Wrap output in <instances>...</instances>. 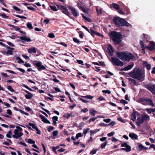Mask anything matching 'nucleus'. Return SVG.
Returning <instances> with one entry per match:
<instances>
[{"mask_svg":"<svg viewBox=\"0 0 155 155\" xmlns=\"http://www.w3.org/2000/svg\"><path fill=\"white\" fill-rule=\"evenodd\" d=\"M116 55L118 58L124 61L129 62L134 58L133 54L128 52L117 51Z\"/></svg>","mask_w":155,"mask_h":155,"instance_id":"obj_1","label":"nucleus"},{"mask_svg":"<svg viewBox=\"0 0 155 155\" xmlns=\"http://www.w3.org/2000/svg\"><path fill=\"white\" fill-rule=\"evenodd\" d=\"M144 71L139 68H135L132 71L129 73L130 77L142 81L144 80Z\"/></svg>","mask_w":155,"mask_h":155,"instance_id":"obj_2","label":"nucleus"},{"mask_svg":"<svg viewBox=\"0 0 155 155\" xmlns=\"http://www.w3.org/2000/svg\"><path fill=\"white\" fill-rule=\"evenodd\" d=\"M111 38L116 45H118L122 40V35L120 32L113 31L109 33Z\"/></svg>","mask_w":155,"mask_h":155,"instance_id":"obj_3","label":"nucleus"},{"mask_svg":"<svg viewBox=\"0 0 155 155\" xmlns=\"http://www.w3.org/2000/svg\"><path fill=\"white\" fill-rule=\"evenodd\" d=\"M114 23L118 27L121 26H126L128 27L129 24L124 19L121 18L119 17H114L113 18Z\"/></svg>","mask_w":155,"mask_h":155,"instance_id":"obj_4","label":"nucleus"},{"mask_svg":"<svg viewBox=\"0 0 155 155\" xmlns=\"http://www.w3.org/2000/svg\"><path fill=\"white\" fill-rule=\"evenodd\" d=\"M138 102L144 105H149L152 107L154 106L152 100L150 98L147 97L140 98L138 100Z\"/></svg>","mask_w":155,"mask_h":155,"instance_id":"obj_5","label":"nucleus"},{"mask_svg":"<svg viewBox=\"0 0 155 155\" xmlns=\"http://www.w3.org/2000/svg\"><path fill=\"white\" fill-rule=\"evenodd\" d=\"M33 65L35 66L39 71L42 70H46V68L44 65H43L41 61H35L33 63Z\"/></svg>","mask_w":155,"mask_h":155,"instance_id":"obj_6","label":"nucleus"},{"mask_svg":"<svg viewBox=\"0 0 155 155\" xmlns=\"http://www.w3.org/2000/svg\"><path fill=\"white\" fill-rule=\"evenodd\" d=\"M111 60L112 63L117 66H122L124 64V63L122 61L117 58L112 57L111 58Z\"/></svg>","mask_w":155,"mask_h":155,"instance_id":"obj_7","label":"nucleus"},{"mask_svg":"<svg viewBox=\"0 0 155 155\" xmlns=\"http://www.w3.org/2000/svg\"><path fill=\"white\" fill-rule=\"evenodd\" d=\"M146 88L150 91L153 95H155V85H152L150 84H147L146 86Z\"/></svg>","mask_w":155,"mask_h":155,"instance_id":"obj_8","label":"nucleus"},{"mask_svg":"<svg viewBox=\"0 0 155 155\" xmlns=\"http://www.w3.org/2000/svg\"><path fill=\"white\" fill-rule=\"evenodd\" d=\"M68 8L69 9L71 10V13L74 16L76 17L79 15V13L78 12L77 10L73 7L69 6H68Z\"/></svg>","mask_w":155,"mask_h":155,"instance_id":"obj_9","label":"nucleus"},{"mask_svg":"<svg viewBox=\"0 0 155 155\" xmlns=\"http://www.w3.org/2000/svg\"><path fill=\"white\" fill-rule=\"evenodd\" d=\"M20 38L22 40V42L24 43L25 42H30L32 41V40L28 37H26L21 36L20 37Z\"/></svg>","mask_w":155,"mask_h":155,"instance_id":"obj_10","label":"nucleus"},{"mask_svg":"<svg viewBox=\"0 0 155 155\" xmlns=\"http://www.w3.org/2000/svg\"><path fill=\"white\" fill-rule=\"evenodd\" d=\"M108 53L109 55L112 56L113 52V49L112 48V46L111 45L108 44V46L107 48Z\"/></svg>","mask_w":155,"mask_h":155,"instance_id":"obj_11","label":"nucleus"},{"mask_svg":"<svg viewBox=\"0 0 155 155\" xmlns=\"http://www.w3.org/2000/svg\"><path fill=\"white\" fill-rule=\"evenodd\" d=\"M150 44L152 45L150 46H147L146 47V48L151 51L155 48V44L153 42H150Z\"/></svg>","mask_w":155,"mask_h":155,"instance_id":"obj_12","label":"nucleus"},{"mask_svg":"<svg viewBox=\"0 0 155 155\" xmlns=\"http://www.w3.org/2000/svg\"><path fill=\"white\" fill-rule=\"evenodd\" d=\"M134 65V63L127 66V67L120 69V71H127L131 69Z\"/></svg>","mask_w":155,"mask_h":155,"instance_id":"obj_13","label":"nucleus"},{"mask_svg":"<svg viewBox=\"0 0 155 155\" xmlns=\"http://www.w3.org/2000/svg\"><path fill=\"white\" fill-rule=\"evenodd\" d=\"M39 117L41 118V120L45 123L50 124V122L45 117L41 114H40Z\"/></svg>","mask_w":155,"mask_h":155,"instance_id":"obj_14","label":"nucleus"},{"mask_svg":"<svg viewBox=\"0 0 155 155\" xmlns=\"http://www.w3.org/2000/svg\"><path fill=\"white\" fill-rule=\"evenodd\" d=\"M24 91L28 94L25 95V97L27 99H30L33 96V95L28 91L24 90Z\"/></svg>","mask_w":155,"mask_h":155,"instance_id":"obj_15","label":"nucleus"},{"mask_svg":"<svg viewBox=\"0 0 155 155\" xmlns=\"http://www.w3.org/2000/svg\"><path fill=\"white\" fill-rule=\"evenodd\" d=\"M110 8H114L116 10H118L119 9L120 6L117 4L112 3L110 5Z\"/></svg>","mask_w":155,"mask_h":155,"instance_id":"obj_16","label":"nucleus"},{"mask_svg":"<svg viewBox=\"0 0 155 155\" xmlns=\"http://www.w3.org/2000/svg\"><path fill=\"white\" fill-rule=\"evenodd\" d=\"M19 132H20L18 131V130H15L14 131L15 134L12 136V137L16 139H18L19 138Z\"/></svg>","mask_w":155,"mask_h":155,"instance_id":"obj_17","label":"nucleus"},{"mask_svg":"<svg viewBox=\"0 0 155 155\" xmlns=\"http://www.w3.org/2000/svg\"><path fill=\"white\" fill-rule=\"evenodd\" d=\"M28 52L29 54L36 53V48L35 47H32L31 48L28 49Z\"/></svg>","mask_w":155,"mask_h":155,"instance_id":"obj_18","label":"nucleus"},{"mask_svg":"<svg viewBox=\"0 0 155 155\" xmlns=\"http://www.w3.org/2000/svg\"><path fill=\"white\" fill-rule=\"evenodd\" d=\"M142 119L143 120V122L144 121L149 120L150 119V117L149 115L147 114H145L142 115L141 116Z\"/></svg>","mask_w":155,"mask_h":155,"instance_id":"obj_19","label":"nucleus"},{"mask_svg":"<svg viewBox=\"0 0 155 155\" xmlns=\"http://www.w3.org/2000/svg\"><path fill=\"white\" fill-rule=\"evenodd\" d=\"M7 49H10V50H8L6 52L7 54H9L10 55H11L12 54V51L15 50L14 48H12L10 47L7 46L6 47Z\"/></svg>","mask_w":155,"mask_h":155,"instance_id":"obj_20","label":"nucleus"},{"mask_svg":"<svg viewBox=\"0 0 155 155\" xmlns=\"http://www.w3.org/2000/svg\"><path fill=\"white\" fill-rule=\"evenodd\" d=\"M137 122H136L137 125L138 126L140 127L141 124L143 122L141 116L137 118Z\"/></svg>","mask_w":155,"mask_h":155,"instance_id":"obj_21","label":"nucleus"},{"mask_svg":"<svg viewBox=\"0 0 155 155\" xmlns=\"http://www.w3.org/2000/svg\"><path fill=\"white\" fill-rule=\"evenodd\" d=\"M143 64L144 67H146L148 70H150L151 68V65L150 64H147L146 61H143Z\"/></svg>","mask_w":155,"mask_h":155,"instance_id":"obj_22","label":"nucleus"},{"mask_svg":"<svg viewBox=\"0 0 155 155\" xmlns=\"http://www.w3.org/2000/svg\"><path fill=\"white\" fill-rule=\"evenodd\" d=\"M129 136L133 140H137L138 139L137 135L134 133H130L129 134Z\"/></svg>","mask_w":155,"mask_h":155,"instance_id":"obj_23","label":"nucleus"},{"mask_svg":"<svg viewBox=\"0 0 155 155\" xmlns=\"http://www.w3.org/2000/svg\"><path fill=\"white\" fill-rule=\"evenodd\" d=\"M61 12L62 13L65 14L68 16L70 18H71V17L70 16V15H71L70 12L68 11V9L67 8L65 7L62 11Z\"/></svg>","mask_w":155,"mask_h":155,"instance_id":"obj_24","label":"nucleus"},{"mask_svg":"<svg viewBox=\"0 0 155 155\" xmlns=\"http://www.w3.org/2000/svg\"><path fill=\"white\" fill-rule=\"evenodd\" d=\"M136 111L134 110L131 116V120L133 121H134L136 120Z\"/></svg>","mask_w":155,"mask_h":155,"instance_id":"obj_25","label":"nucleus"},{"mask_svg":"<svg viewBox=\"0 0 155 155\" xmlns=\"http://www.w3.org/2000/svg\"><path fill=\"white\" fill-rule=\"evenodd\" d=\"M14 109L15 110H16V111H19L21 113H22V114H24L27 116H28L29 115V114L28 113H26L25 112V111L21 110H20V109H18L17 107H14Z\"/></svg>","mask_w":155,"mask_h":155,"instance_id":"obj_26","label":"nucleus"},{"mask_svg":"<svg viewBox=\"0 0 155 155\" xmlns=\"http://www.w3.org/2000/svg\"><path fill=\"white\" fill-rule=\"evenodd\" d=\"M147 149V148L144 147L142 144H139L138 146V147L137 150H138L141 151Z\"/></svg>","mask_w":155,"mask_h":155,"instance_id":"obj_27","label":"nucleus"},{"mask_svg":"<svg viewBox=\"0 0 155 155\" xmlns=\"http://www.w3.org/2000/svg\"><path fill=\"white\" fill-rule=\"evenodd\" d=\"M145 110L146 111L148 114H150L152 112H155V108L153 109H151V108H146L145 109Z\"/></svg>","mask_w":155,"mask_h":155,"instance_id":"obj_28","label":"nucleus"},{"mask_svg":"<svg viewBox=\"0 0 155 155\" xmlns=\"http://www.w3.org/2000/svg\"><path fill=\"white\" fill-rule=\"evenodd\" d=\"M96 10L97 13V15L99 16L100 15H101L103 14V9L101 8L98 9L97 8H96Z\"/></svg>","mask_w":155,"mask_h":155,"instance_id":"obj_29","label":"nucleus"},{"mask_svg":"<svg viewBox=\"0 0 155 155\" xmlns=\"http://www.w3.org/2000/svg\"><path fill=\"white\" fill-rule=\"evenodd\" d=\"M128 79L129 81H130V84H133L132 85H135L136 84V81L135 80L130 78H128Z\"/></svg>","mask_w":155,"mask_h":155,"instance_id":"obj_30","label":"nucleus"},{"mask_svg":"<svg viewBox=\"0 0 155 155\" xmlns=\"http://www.w3.org/2000/svg\"><path fill=\"white\" fill-rule=\"evenodd\" d=\"M49 7L53 11L56 12L58 10V9L56 8L55 5H50Z\"/></svg>","mask_w":155,"mask_h":155,"instance_id":"obj_31","label":"nucleus"},{"mask_svg":"<svg viewBox=\"0 0 155 155\" xmlns=\"http://www.w3.org/2000/svg\"><path fill=\"white\" fill-rule=\"evenodd\" d=\"M120 150H125L126 152H129L131 150V147L128 146V147H126V148H121L120 149Z\"/></svg>","mask_w":155,"mask_h":155,"instance_id":"obj_32","label":"nucleus"},{"mask_svg":"<svg viewBox=\"0 0 155 155\" xmlns=\"http://www.w3.org/2000/svg\"><path fill=\"white\" fill-rule=\"evenodd\" d=\"M100 130V129H96L94 130H91L90 132L91 133L90 135L91 136H92V135L93 134H96L97 132L99 131Z\"/></svg>","mask_w":155,"mask_h":155,"instance_id":"obj_33","label":"nucleus"},{"mask_svg":"<svg viewBox=\"0 0 155 155\" xmlns=\"http://www.w3.org/2000/svg\"><path fill=\"white\" fill-rule=\"evenodd\" d=\"M81 97L83 98L91 99H92L94 97L93 96H92L90 95H87L85 96H81Z\"/></svg>","mask_w":155,"mask_h":155,"instance_id":"obj_34","label":"nucleus"},{"mask_svg":"<svg viewBox=\"0 0 155 155\" xmlns=\"http://www.w3.org/2000/svg\"><path fill=\"white\" fill-rule=\"evenodd\" d=\"M97 111L95 110L91 109L89 111L90 114L92 116H94L95 114L97 112Z\"/></svg>","mask_w":155,"mask_h":155,"instance_id":"obj_35","label":"nucleus"},{"mask_svg":"<svg viewBox=\"0 0 155 155\" xmlns=\"http://www.w3.org/2000/svg\"><path fill=\"white\" fill-rule=\"evenodd\" d=\"M96 31L93 30L91 28L90 29V33L93 37H94V35H96Z\"/></svg>","mask_w":155,"mask_h":155,"instance_id":"obj_36","label":"nucleus"},{"mask_svg":"<svg viewBox=\"0 0 155 155\" xmlns=\"http://www.w3.org/2000/svg\"><path fill=\"white\" fill-rule=\"evenodd\" d=\"M73 40L75 42L78 44H80L82 42V41H80L76 38H73Z\"/></svg>","mask_w":155,"mask_h":155,"instance_id":"obj_37","label":"nucleus"},{"mask_svg":"<svg viewBox=\"0 0 155 155\" xmlns=\"http://www.w3.org/2000/svg\"><path fill=\"white\" fill-rule=\"evenodd\" d=\"M107 141H105L104 143H102L101 146V147L102 149H103L105 148V146H106L107 143Z\"/></svg>","mask_w":155,"mask_h":155,"instance_id":"obj_38","label":"nucleus"},{"mask_svg":"<svg viewBox=\"0 0 155 155\" xmlns=\"http://www.w3.org/2000/svg\"><path fill=\"white\" fill-rule=\"evenodd\" d=\"M82 18L85 20L88 21V22H90L91 21V19L85 16L83 14H82Z\"/></svg>","mask_w":155,"mask_h":155,"instance_id":"obj_39","label":"nucleus"},{"mask_svg":"<svg viewBox=\"0 0 155 155\" xmlns=\"http://www.w3.org/2000/svg\"><path fill=\"white\" fill-rule=\"evenodd\" d=\"M100 117V116H98L97 117H91L89 120L88 121L89 122V123H90L91 121L93 122L96 119H97V117Z\"/></svg>","mask_w":155,"mask_h":155,"instance_id":"obj_40","label":"nucleus"},{"mask_svg":"<svg viewBox=\"0 0 155 155\" xmlns=\"http://www.w3.org/2000/svg\"><path fill=\"white\" fill-rule=\"evenodd\" d=\"M28 125H30L31 126L33 129H34L35 130L37 129L38 128L37 127L35 126V124H33L31 123H28Z\"/></svg>","mask_w":155,"mask_h":155,"instance_id":"obj_41","label":"nucleus"},{"mask_svg":"<svg viewBox=\"0 0 155 155\" xmlns=\"http://www.w3.org/2000/svg\"><path fill=\"white\" fill-rule=\"evenodd\" d=\"M56 5L57 6L58 8V9H59L61 11H62L65 7L64 6L61 5H58L56 4Z\"/></svg>","mask_w":155,"mask_h":155,"instance_id":"obj_42","label":"nucleus"},{"mask_svg":"<svg viewBox=\"0 0 155 155\" xmlns=\"http://www.w3.org/2000/svg\"><path fill=\"white\" fill-rule=\"evenodd\" d=\"M47 128L48 131L49 132H50L52 131L54 129V127L51 126H50L48 127Z\"/></svg>","mask_w":155,"mask_h":155,"instance_id":"obj_43","label":"nucleus"},{"mask_svg":"<svg viewBox=\"0 0 155 155\" xmlns=\"http://www.w3.org/2000/svg\"><path fill=\"white\" fill-rule=\"evenodd\" d=\"M7 88L11 92H14L15 91L11 86L7 85Z\"/></svg>","mask_w":155,"mask_h":155,"instance_id":"obj_44","label":"nucleus"},{"mask_svg":"<svg viewBox=\"0 0 155 155\" xmlns=\"http://www.w3.org/2000/svg\"><path fill=\"white\" fill-rule=\"evenodd\" d=\"M27 26L29 29H33V27L32 26V24L30 22H28L27 24Z\"/></svg>","mask_w":155,"mask_h":155,"instance_id":"obj_45","label":"nucleus"},{"mask_svg":"<svg viewBox=\"0 0 155 155\" xmlns=\"http://www.w3.org/2000/svg\"><path fill=\"white\" fill-rule=\"evenodd\" d=\"M48 36L50 38H54L55 37L54 34L53 33H49L48 35Z\"/></svg>","mask_w":155,"mask_h":155,"instance_id":"obj_46","label":"nucleus"},{"mask_svg":"<svg viewBox=\"0 0 155 155\" xmlns=\"http://www.w3.org/2000/svg\"><path fill=\"white\" fill-rule=\"evenodd\" d=\"M28 142L30 144H35V141L31 139H29L28 140Z\"/></svg>","mask_w":155,"mask_h":155,"instance_id":"obj_47","label":"nucleus"},{"mask_svg":"<svg viewBox=\"0 0 155 155\" xmlns=\"http://www.w3.org/2000/svg\"><path fill=\"white\" fill-rule=\"evenodd\" d=\"M12 134V133L11 131H9L8 133L7 134L6 136L7 137L9 138H11V135Z\"/></svg>","mask_w":155,"mask_h":155,"instance_id":"obj_48","label":"nucleus"},{"mask_svg":"<svg viewBox=\"0 0 155 155\" xmlns=\"http://www.w3.org/2000/svg\"><path fill=\"white\" fill-rule=\"evenodd\" d=\"M79 33L80 37L81 38H83L84 35V34L83 32L81 31H79Z\"/></svg>","mask_w":155,"mask_h":155,"instance_id":"obj_49","label":"nucleus"},{"mask_svg":"<svg viewBox=\"0 0 155 155\" xmlns=\"http://www.w3.org/2000/svg\"><path fill=\"white\" fill-rule=\"evenodd\" d=\"M118 12L119 14L121 15H125V13L123 12L122 11V9L121 8H119V9L118 10Z\"/></svg>","mask_w":155,"mask_h":155,"instance_id":"obj_50","label":"nucleus"},{"mask_svg":"<svg viewBox=\"0 0 155 155\" xmlns=\"http://www.w3.org/2000/svg\"><path fill=\"white\" fill-rule=\"evenodd\" d=\"M83 135L81 133H79L76 134L75 137V138L77 139H78L79 137H81Z\"/></svg>","mask_w":155,"mask_h":155,"instance_id":"obj_51","label":"nucleus"},{"mask_svg":"<svg viewBox=\"0 0 155 155\" xmlns=\"http://www.w3.org/2000/svg\"><path fill=\"white\" fill-rule=\"evenodd\" d=\"M16 68L17 70H18L19 71H21V72H22L23 73H24L25 72V70L24 69H23L22 68H17V67Z\"/></svg>","mask_w":155,"mask_h":155,"instance_id":"obj_52","label":"nucleus"},{"mask_svg":"<svg viewBox=\"0 0 155 155\" xmlns=\"http://www.w3.org/2000/svg\"><path fill=\"white\" fill-rule=\"evenodd\" d=\"M0 16H2L5 18H8V16L6 15L5 13L0 14Z\"/></svg>","mask_w":155,"mask_h":155,"instance_id":"obj_53","label":"nucleus"},{"mask_svg":"<svg viewBox=\"0 0 155 155\" xmlns=\"http://www.w3.org/2000/svg\"><path fill=\"white\" fill-rule=\"evenodd\" d=\"M88 111V109L86 108H84V109H81V112L84 113L87 112Z\"/></svg>","mask_w":155,"mask_h":155,"instance_id":"obj_54","label":"nucleus"},{"mask_svg":"<svg viewBox=\"0 0 155 155\" xmlns=\"http://www.w3.org/2000/svg\"><path fill=\"white\" fill-rule=\"evenodd\" d=\"M97 151V149H93L92 150L91 152L90 153L92 154H94L96 153Z\"/></svg>","mask_w":155,"mask_h":155,"instance_id":"obj_55","label":"nucleus"},{"mask_svg":"<svg viewBox=\"0 0 155 155\" xmlns=\"http://www.w3.org/2000/svg\"><path fill=\"white\" fill-rule=\"evenodd\" d=\"M116 124L115 122V121H112L108 124V125H111L112 126H114Z\"/></svg>","mask_w":155,"mask_h":155,"instance_id":"obj_56","label":"nucleus"},{"mask_svg":"<svg viewBox=\"0 0 155 155\" xmlns=\"http://www.w3.org/2000/svg\"><path fill=\"white\" fill-rule=\"evenodd\" d=\"M97 100H99V101H102L103 100H105V99L103 97L100 96L97 98Z\"/></svg>","mask_w":155,"mask_h":155,"instance_id":"obj_57","label":"nucleus"},{"mask_svg":"<svg viewBox=\"0 0 155 155\" xmlns=\"http://www.w3.org/2000/svg\"><path fill=\"white\" fill-rule=\"evenodd\" d=\"M120 103L123 104H127L128 103V102L126 101L123 99H121L120 101Z\"/></svg>","mask_w":155,"mask_h":155,"instance_id":"obj_58","label":"nucleus"},{"mask_svg":"<svg viewBox=\"0 0 155 155\" xmlns=\"http://www.w3.org/2000/svg\"><path fill=\"white\" fill-rule=\"evenodd\" d=\"M128 146H130L129 145H128L126 143H122L121 144V147H128Z\"/></svg>","mask_w":155,"mask_h":155,"instance_id":"obj_59","label":"nucleus"},{"mask_svg":"<svg viewBox=\"0 0 155 155\" xmlns=\"http://www.w3.org/2000/svg\"><path fill=\"white\" fill-rule=\"evenodd\" d=\"M77 61L79 64H81L82 65H84V62L82 61L81 60H77Z\"/></svg>","mask_w":155,"mask_h":155,"instance_id":"obj_60","label":"nucleus"},{"mask_svg":"<svg viewBox=\"0 0 155 155\" xmlns=\"http://www.w3.org/2000/svg\"><path fill=\"white\" fill-rule=\"evenodd\" d=\"M99 125L101 127H106V126H108V124H105L104 123H101L99 124Z\"/></svg>","mask_w":155,"mask_h":155,"instance_id":"obj_61","label":"nucleus"},{"mask_svg":"<svg viewBox=\"0 0 155 155\" xmlns=\"http://www.w3.org/2000/svg\"><path fill=\"white\" fill-rule=\"evenodd\" d=\"M115 134V132L113 131L111 132L110 133H109L107 134V135L108 137H111L113 136Z\"/></svg>","mask_w":155,"mask_h":155,"instance_id":"obj_62","label":"nucleus"},{"mask_svg":"<svg viewBox=\"0 0 155 155\" xmlns=\"http://www.w3.org/2000/svg\"><path fill=\"white\" fill-rule=\"evenodd\" d=\"M58 131L57 130L54 131L53 132V135L54 136H56L58 135Z\"/></svg>","mask_w":155,"mask_h":155,"instance_id":"obj_63","label":"nucleus"},{"mask_svg":"<svg viewBox=\"0 0 155 155\" xmlns=\"http://www.w3.org/2000/svg\"><path fill=\"white\" fill-rule=\"evenodd\" d=\"M107 138V137H103L101 138L100 139V140L101 142H103L104 141H105Z\"/></svg>","mask_w":155,"mask_h":155,"instance_id":"obj_64","label":"nucleus"}]
</instances>
